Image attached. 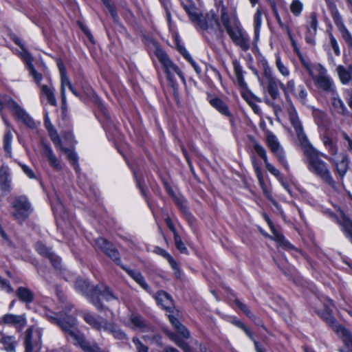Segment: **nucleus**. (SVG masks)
<instances>
[{
  "label": "nucleus",
  "instance_id": "25",
  "mask_svg": "<svg viewBox=\"0 0 352 352\" xmlns=\"http://www.w3.org/2000/svg\"><path fill=\"white\" fill-rule=\"evenodd\" d=\"M201 21L206 23L207 28H201L206 30L208 29H214L216 27L220 28V23L219 22L217 15L213 12L207 13L205 16L201 14L200 16Z\"/></svg>",
  "mask_w": 352,
  "mask_h": 352
},
{
  "label": "nucleus",
  "instance_id": "5",
  "mask_svg": "<svg viewBox=\"0 0 352 352\" xmlns=\"http://www.w3.org/2000/svg\"><path fill=\"white\" fill-rule=\"evenodd\" d=\"M43 330L32 325L25 331L24 339L25 352H40L42 346Z\"/></svg>",
  "mask_w": 352,
  "mask_h": 352
},
{
  "label": "nucleus",
  "instance_id": "49",
  "mask_svg": "<svg viewBox=\"0 0 352 352\" xmlns=\"http://www.w3.org/2000/svg\"><path fill=\"white\" fill-rule=\"evenodd\" d=\"M265 165L266 167V169L274 176H275L276 178H278V180L282 179V177L280 175V171L272 164H271L269 161H267V162H265Z\"/></svg>",
  "mask_w": 352,
  "mask_h": 352
},
{
  "label": "nucleus",
  "instance_id": "9",
  "mask_svg": "<svg viewBox=\"0 0 352 352\" xmlns=\"http://www.w3.org/2000/svg\"><path fill=\"white\" fill-rule=\"evenodd\" d=\"M266 143L271 152L277 157L280 164L285 168H288L289 165L287 162L285 152L280 144L277 137L271 132L267 133Z\"/></svg>",
  "mask_w": 352,
  "mask_h": 352
},
{
  "label": "nucleus",
  "instance_id": "60",
  "mask_svg": "<svg viewBox=\"0 0 352 352\" xmlns=\"http://www.w3.org/2000/svg\"><path fill=\"white\" fill-rule=\"evenodd\" d=\"M176 344L183 349L185 352H192L190 347L187 342L179 339Z\"/></svg>",
  "mask_w": 352,
  "mask_h": 352
},
{
  "label": "nucleus",
  "instance_id": "38",
  "mask_svg": "<svg viewBox=\"0 0 352 352\" xmlns=\"http://www.w3.org/2000/svg\"><path fill=\"white\" fill-rule=\"evenodd\" d=\"M221 21L225 27L226 32L234 28L231 25L230 19L228 14L226 7L223 6L221 8Z\"/></svg>",
  "mask_w": 352,
  "mask_h": 352
},
{
  "label": "nucleus",
  "instance_id": "33",
  "mask_svg": "<svg viewBox=\"0 0 352 352\" xmlns=\"http://www.w3.org/2000/svg\"><path fill=\"white\" fill-rule=\"evenodd\" d=\"M263 11L261 9L258 8L254 16V34L255 38H257L259 34L261 23H262Z\"/></svg>",
  "mask_w": 352,
  "mask_h": 352
},
{
  "label": "nucleus",
  "instance_id": "58",
  "mask_svg": "<svg viewBox=\"0 0 352 352\" xmlns=\"http://www.w3.org/2000/svg\"><path fill=\"white\" fill-rule=\"evenodd\" d=\"M179 333H180L184 338H190V332L186 329V327H184L183 324H181L179 326V327L177 329Z\"/></svg>",
  "mask_w": 352,
  "mask_h": 352
},
{
  "label": "nucleus",
  "instance_id": "51",
  "mask_svg": "<svg viewBox=\"0 0 352 352\" xmlns=\"http://www.w3.org/2000/svg\"><path fill=\"white\" fill-rule=\"evenodd\" d=\"M28 70L30 72V75L33 77L34 79V81L37 85H40L41 82L42 80L43 76L42 74L37 72L34 66H30V68H28Z\"/></svg>",
  "mask_w": 352,
  "mask_h": 352
},
{
  "label": "nucleus",
  "instance_id": "42",
  "mask_svg": "<svg viewBox=\"0 0 352 352\" xmlns=\"http://www.w3.org/2000/svg\"><path fill=\"white\" fill-rule=\"evenodd\" d=\"M323 143L332 156L338 154V147L331 138L329 137H324L323 139Z\"/></svg>",
  "mask_w": 352,
  "mask_h": 352
},
{
  "label": "nucleus",
  "instance_id": "40",
  "mask_svg": "<svg viewBox=\"0 0 352 352\" xmlns=\"http://www.w3.org/2000/svg\"><path fill=\"white\" fill-rule=\"evenodd\" d=\"M155 252L159 255L162 256L164 258H165L168 263L170 264L173 268L176 269L177 267V263L173 258V256L169 254L165 250L160 248H156Z\"/></svg>",
  "mask_w": 352,
  "mask_h": 352
},
{
  "label": "nucleus",
  "instance_id": "16",
  "mask_svg": "<svg viewBox=\"0 0 352 352\" xmlns=\"http://www.w3.org/2000/svg\"><path fill=\"white\" fill-rule=\"evenodd\" d=\"M42 148L43 155L47 158L50 166L55 170H60L62 169L60 162L54 153L52 148L45 143H42Z\"/></svg>",
  "mask_w": 352,
  "mask_h": 352
},
{
  "label": "nucleus",
  "instance_id": "26",
  "mask_svg": "<svg viewBox=\"0 0 352 352\" xmlns=\"http://www.w3.org/2000/svg\"><path fill=\"white\" fill-rule=\"evenodd\" d=\"M76 288L87 296L90 301H91V294H93L95 287L91 286L86 280L78 278L76 281Z\"/></svg>",
  "mask_w": 352,
  "mask_h": 352
},
{
  "label": "nucleus",
  "instance_id": "57",
  "mask_svg": "<svg viewBox=\"0 0 352 352\" xmlns=\"http://www.w3.org/2000/svg\"><path fill=\"white\" fill-rule=\"evenodd\" d=\"M104 3L107 6L109 12L111 13L114 20L117 21V14L114 7L109 3V0H102Z\"/></svg>",
  "mask_w": 352,
  "mask_h": 352
},
{
  "label": "nucleus",
  "instance_id": "45",
  "mask_svg": "<svg viewBox=\"0 0 352 352\" xmlns=\"http://www.w3.org/2000/svg\"><path fill=\"white\" fill-rule=\"evenodd\" d=\"M12 139V135L11 131L10 129L6 130L3 142H4V149L8 153H11V142Z\"/></svg>",
  "mask_w": 352,
  "mask_h": 352
},
{
  "label": "nucleus",
  "instance_id": "3",
  "mask_svg": "<svg viewBox=\"0 0 352 352\" xmlns=\"http://www.w3.org/2000/svg\"><path fill=\"white\" fill-rule=\"evenodd\" d=\"M279 87L284 91L287 99L288 94H292L298 100L305 102L307 92L302 85L298 86V92L295 91V82L290 80L285 85L277 78H271L267 82V89L269 95L273 100L277 99L280 96Z\"/></svg>",
  "mask_w": 352,
  "mask_h": 352
},
{
  "label": "nucleus",
  "instance_id": "8",
  "mask_svg": "<svg viewBox=\"0 0 352 352\" xmlns=\"http://www.w3.org/2000/svg\"><path fill=\"white\" fill-rule=\"evenodd\" d=\"M232 42L246 51L250 49V38L248 34L244 31L241 26L236 25L232 29L227 31Z\"/></svg>",
  "mask_w": 352,
  "mask_h": 352
},
{
  "label": "nucleus",
  "instance_id": "56",
  "mask_svg": "<svg viewBox=\"0 0 352 352\" xmlns=\"http://www.w3.org/2000/svg\"><path fill=\"white\" fill-rule=\"evenodd\" d=\"M318 20L316 17V14L315 13H312L310 15V21L308 25V28L313 29L314 30H317L318 28Z\"/></svg>",
  "mask_w": 352,
  "mask_h": 352
},
{
  "label": "nucleus",
  "instance_id": "21",
  "mask_svg": "<svg viewBox=\"0 0 352 352\" xmlns=\"http://www.w3.org/2000/svg\"><path fill=\"white\" fill-rule=\"evenodd\" d=\"M3 322L8 324L15 326L21 331L26 325V318L25 315L6 314L3 318Z\"/></svg>",
  "mask_w": 352,
  "mask_h": 352
},
{
  "label": "nucleus",
  "instance_id": "53",
  "mask_svg": "<svg viewBox=\"0 0 352 352\" xmlns=\"http://www.w3.org/2000/svg\"><path fill=\"white\" fill-rule=\"evenodd\" d=\"M330 43L336 56L340 55V50L338 42L332 34H329Z\"/></svg>",
  "mask_w": 352,
  "mask_h": 352
},
{
  "label": "nucleus",
  "instance_id": "62",
  "mask_svg": "<svg viewBox=\"0 0 352 352\" xmlns=\"http://www.w3.org/2000/svg\"><path fill=\"white\" fill-rule=\"evenodd\" d=\"M290 41H291V44H292V46L294 48V52L298 54V56H299V58H303L300 52V50L297 46V44H296V41L294 40V38H292L290 39Z\"/></svg>",
  "mask_w": 352,
  "mask_h": 352
},
{
  "label": "nucleus",
  "instance_id": "50",
  "mask_svg": "<svg viewBox=\"0 0 352 352\" xmlns=\"http://www.w3.org/2000/svg\"><path fill=\"white\" fill-rule=\"evenodd\" d=\"M104 252L114 261L120 262L119 254L112 246L110 248L104 249Z\"/></svg>",
  "mask_w": 352,
  "mask_h": 352
},
{
  "label": "nucleus",
  "instance_id": "23",
  "mask_svg": "<svg viewBox=\"0 0 352 352\" xmlns=\"http://www.w3.org/2000/svg\"><path fill=\"white\" fill-rule=\"evenodd\" d=\"M0 343L6 352H16L18 342L14 336L2 334L0 338Z\"/></svg>",
  "mask_w": 352,
  "mask_h": 352
},
{
  "label": "nucleus",
  "instance_id": "27",
  "mask_svg": "<svg viewBox=\"0 0 352 352\" xmlns=\"http://www.w3.org/2000/svg\"><path fill=\"white\" fill-rule=\"evenodd\" d=\"M16 295L21 302L27 304L31 303L34 298V293L25 287H19L16 292Z\"/></svg>",
  "mask_w": 352,
  "mask_h": 352
},
{
  "label": "nucleus",
  "instance_id": "41",
  "mask_svg": "<svg viewBox=\"0 0 352 352\" xmlns=\"http://www.w3.org/2000/svg\"><path fill=\"white\" fill-rule=\"evenodd\" d=\"M256 172L257 174V177H258L259 184H260L261 188H263L264 193L266 195V196L268 197V199L272 201L273 204L274 206H276V207H278L277 203L271 198L270 193L267 192V190L266 189V187H265V183H264V180H263V175H262L260 168L256 167Z\"/></svg>",
  "mask_w": 352,
  "mask_h": 352
},
{
  "label": "nucleus",
  "instance_id": "43",
  "mask_svg": "<svg viewBox=\"0 0 352 352\" xmlns=\"http://www.w3.org/2000/svg\"><path fill=\"white\" fill-rule=\"evenodd\" d=\"M341 226L344 234L352 243V222L347 219H344L341 223Z\"/></svg>",
  "mask_w": 352,
  "mask_h": 352
},
{
  "label": "nucleus",
  "instance_id": "52",
  "mask_svg": "<svg viewBox=\"0 0 352 352\" xmlns=\"http://www.w3.org/2000/svg\"><path fill=\"white\" fill-rule=\"evenodd\" d=\"M60 150L66 153L67 155L68 160L72 162L74 164L77 162V156L76 153H74L72 151L66 148L63 146H60Z\"/></svg>",
  "mask_w": 352,
  "mask_h": 352
},
{
  "label": "nucleus",
  "instance_id": "4",
  "mask_svg": "<svg viewBox=\"0 0 352 352\" xmlns=\"http://www.w3.org/2000/svg\"><path fill=\"white\" fill-rule=\"evenodd\" d=\"M83 318L85 322L93 328L111 333L116 339L120 340H128L126 334L115 323L109 322L107 320H99L90 313L83 314Z\"/></svg>",
  "mask_w": 352,
  "mask_h": 352
},
{
  "label": "nucleus",
  "instance_id": "54",
  "mask_svg": "<svg viewBox=\"0 0 352 352\" xmlns=\"http://www.w3.org/2000/svg\"><path fill=\"white\" fill-rule=\"evenodd\" d=\"M21 56L23 60L25 62L28 69L30 68V66H33V58L28 51L23 50V52L21 53Z\"/></svg>",
  "mask_w": 352,
  "mask_h": 352
},
{
  "label": "nucleus",
  "instance_id": "20",
  "mask_svg": "<svg viewBox=\"0 0 352 352\" xmlns=\"http://www.w3.org/2000/svg\"><path fill=\"white\" fill-rule=\"evenodd\" d=\"M264 217L267 222L269 226L270 227L273 236H271V239H274L276 242H277L280 245H282L283 247L287 248V249H294V246L288 241H287L284 236L279 232H278L274 226L272 224V222L269 219V217L267 215H264Z\"/></svg>",
  "mask_w": 352,
  "mask_h": 352
},
{
  "label": "nucleus",
  "instance_id": "15",
  "mask_svg": "<svg viewBox=\"0 0 352 352\" xmlns=\"http://www.w3.org/2000/svg\"><path fill=\"white\" fill-rule=\"evenodd\" d=\"M57 66L59 69L60 76V94H61V100L63 101V103H65V95H66V87L69 88L72 86L71 81L69 80L67 72L66 69L64 66L63 61L60 59L57 60Z\"/></svg>",
  "mask_w": 352,
  "mask_h": 352
},
{
  "label": "nucleus",
  "instance_id": "48",
  "mask_svg": "<svg viewBox=\"0 0 352 352\" xmlns=\"http://www.w3.org/2000/svg\"><path fill=\"white\" fill-rule=\"evenodd\" d=\"M132 340L135 346L137 352H148V346L144 345L138 338L133 337Z\"/></svg>",
  "mask_w": 352,
  "mask_h": 352
},
{
  "label": "nucleus",
  "instance_id": "29",
  "mask_svg": "<svg viewBox=\"0 0 352 352\" xmlns=\"http://www.w3.org/2000/svg\"><path fill=\"white\" fill-rule=\"evenodd\" d=\"M331 104L332 111L336 113L345 115L348 111L344 103L338 96L332 98Z\"/></svg>",
  "mask_w": 352,
  "mask_h": 352
},
{
  "label": "nucleus",
  "instance_id": "1",
  "mask_svg": "<svg viewBox=\"0 0 352 352\" xmlns=\"http://www.w3.org/2000/svg\"><path fill=\"white\" fill-rule=\"evenodd\" d=\"M45 316L52 323L58 325L62 330L73 340L74 344L80 347L85 352H106L96 344L87 342L84 336L76 328L77 320L76 314H68L66 312L54 313L46 311Z\"/></svg>",
  "mask_w": 352,
  "mask_h": 352
},
{
  "label": "nucleus",
  "instance_id": "44",
  "mask_svg": "<svg viewBox=\"0 0 352 352\" xmlns=\"http://www.w3.org/2000/svg\"><path fill=\"white\" fill-rule=\"evenodd\" d=\"M179 50L182 54V55L184 56L186 59H187L192 66L194 67L195 70L197 74H200L201 70V69L197 66V65L195 63V62L192 60L189 53L187 52V50L182 46L179 47Z\"/></svg>",
  "mask_w": 352,
  "mask_h": 352
},
{
  "label": "nucleus",
  "instance_id": "11",
  "mask_svg": "<svg viewBox=\"0 0 352 352\" xmlns=\"http://www.w3.org/2000/svg\"><path fill=\"white\" fill-rule=\"evenodd\" d=\"M287 111L290 122L295 129L300 146L309 142L305 133H304L303 128L298 116L296 110L293 107V105H291L288 108Z\"/></svg>",
  "mask_w": 352,
  "mask_h": 352
},
{
  "label": "nucleus",
  "instance_id": "37",
  "mask_svg": "<svg viewBox=\"0 0 352 352\" xmlns=\"http://www.w3.org/2000/svg\"><path fill=\"white\" fill-rule=\"evenodd\" d=\"M233 65L237 82L241 87H243L245 83L243 78L242 67L236 60L233 61Z\"/></svg>",
  "mask_w": 352,
  "mask_h": 352
},
{
  "label": "nucleus",
  "instance_id": "22",
  "mask_svg": "<svg viewBox=\"0 0 352 352\" xmlns=\"http://www.w3.org/2000/svg\"><path fill=\"white\" fill-rule=\"evenodd\" d=\"M336 72L343 85H349L352 82V65H350L346 67L338 65L336 68Z\"/></svg>",
  "mask_w": 352,
  "mask_h": 352
},
{
  "label": "nucleus",
  "instance_id": "12",
  "mask_svg": "<svg viewBox=\"0 0 352 352\" xmlns=\"http://www.w3.org/2000/svg\"><path fill=\"white\" fill-rule=\"evenodd\" d=\"M99 296H102L107 301L116 298L112 291L108 287L102 285L96 286L93 292V294H91V302L98 310H102L103 308L98 299Z\"/></svg>",
  "mask_w": 352,
  "mask_h": 352
},
{
  "label": "nucleus",
  "instance_id": "47",
  "mask_svg": "<svg viewBox=\"0 0 352 352\" xmlns=\"http://www.w3.org/2000/svg\"><path fill=\"white\" fill-rule=\"evenodd\" d=\"M254 148L256 153L263 160L264 163L268 161L265 149L258 142H254Z\"/></svg>",
  "mask_w": 352,
  "mask_h": 352
},
{
  "label": "nucleus",
  "instance_id": "28",
  "mask_svg": "<svg viewBox=\"0 0 352 352\" xmlns=\"http://www.w3.org/2000/svg\"><path fill=\"white\" fill-rule=\"evenodd\" d=\"M41 96L45 97L52 106L56 105V99L54 96V89L45 85H40Z\"/></svg>",
  "mask_w": 352,
  "mask_h": 352
},
{
  "label": "nucleus",
  "instance_id": "59",
  "mask_svg": "<svg viewBox=\"0 0 352 352\" xmlns=\"http://www.w3.org/2000/svg\"><path fill=\"white\" fill-rule=\"evenodd\" d=\"M176 344L183 349L185 352H192L190 347L187 342L179 339Z\"/></svg>",
  "mask_w": 352,
  "mask_h": 352
},
{
  "label": "nucleus",
  "instance_id": "18",
  "mask_svg": "<svg viewBox=\"0 0 352 352\" xmlns=\"http://www.w3.org/2000/svg\"><path fill=\"white\" fill-rule=\"evenodd\" d=\"M129 321L130 324H126V325L133 329H139L143 332L148 331L151 329V326L138 314H131Z\"/></svg>",
  "mask_w": 352,
  "mask_h": 352
},
{
  "label": "nucleus",
  "instance_id": "39",
  "mask_svg": "<svg viewBox=\"0 0 352 352\" xmlns=\"http://www.w3.org/2000/svg\"><path fill=\"white\" fill-rule=\"evenodd\" d=\"M276 66L280 73V74L284 77H288L290 74L289 69L288 67L282 62L280 57L278 55H276Z\"/></svg>",
  "mask_w": 352,
  "mask_h": 352
},
{
  "label": "nucleus",
  "instance_id": "10",
  "mask_svg": "<svg viewBox=\"0 0 352 352\" xmlns=\"http://www.w3.org/2000/svg\"><path fill=\"white\" fill-rule=\"evenodd\" d=\"M329 161L335 167V170L340 179H343L349 168L350 159L349 155L344 153H338L337 155H333Z\"/></svg>",
  "mask_w": 352,
  "mask_h": 352
},
{
  "label": "nucleus",
  "instance_id": "63",
  "mask_svg": "<svg viewBox=\"0 0 352 352\" xmlns=\"http://www.w3.org/2000/svg\"><path fill=\"white\" fill-rule=\"evenodd\" d=\"M169 320L171 322V324L175 327V328L177 329L179 326H180L182 324L179 322L177 318L173 316H169Z\"/></svg>",
  "mask_w": 352,
  "mask_h": 352
},
{
  "label": "nucleus",
  "instance_id": "36",
  "mask_svg": "<svg viewBox=\"0 0 352 352\" xmlns=\"http://www.w3.org/2000/svg\"><path fill=\"white\" fill-rule=\"evenodd\" d=\"M128 273L133 278V280L137 283H138L143 289L146 290L148 289V286L145 282L144 277L140 272L131 270L129 271Z\"/></svg>",
  "mask_w": 352,
  "mask_h": 352
},
{
  "label": "nucleus",
  "instance_id": "17",
  "mask_svg": "<svg viewBox=\"0 0 352 352\" xmlns=\"http://www.w3.org/2000/svg\"><path fill=\"white\" fill-rule=\"evenodd\" d=\"M36 248L37 252L43 255V256H46L50 258L52 264L54 267L55 269H59L60 265V258L55 255L53 252H51L50 249L46 247L43 243L38 242L36 245Z\"/></svg>",
  "mask_w": 352,
  "mask_h": 352
},
{
  "label": "nucleus",
  "instance_id": "6",
  "mask_svg": "<svg viewBox=\"0 0 352 352\" xmlns=\"http://www.w3.org/2000/svg\"><path fill=\"white\" fill-rule=\"evenodd\" d=\"M155 54L158 60L162 64L166 73L167 78L170 82H173V76L175 74H177L183 82H185V78L182 71L177 65L172 63L164 51L161 49H157Z\"/></svg>",
  "mask_w": 352,
  "mask_h": 352
},
{
  "label": "nucleus",
  "instance_id": "61",
  "mask_svg": "<svg viewBox=\"0 0 352 352\" xmlns=\"http://www.w3.org/2000/svg\"><path fill=\"white\" fill-rule=\"evenodd\" d=\"M21 166L23 172L26 174V175L28 177L31 179L35 178V175L31 168H30L26 165H21Z\"/></svg>",
  "mask_w": 352,
  "mask_h": 352
},
{
  "label": "nucleus",
  "instance_id": "55",
  "mask_svg": "<svg viewBox=\"0 0 352 352\" xmlns=\"http://www.w3.org/2000/svg\"><path fill=\"white\" fill-rule=\"evenodd\" d=\"M96 245L104 252V249L110 248L111 245L104 238H98L96 240Z\"/></svg>",
  "mask_w": 352,
  "mask_h": 352
},
{
  "label": "nucleus",
  "instance_id": "24",
  "mask_svg": "<svg viewBox=\"0 0 352 352\" xmlns=\"http://www.w3.org/2000/svg\"><path fill=\"white\" fill-rule=\"evenodd\" d=\"M155 298L158 305L166 310H170L173 306L171 297L164 291H159Z\"/></svg>",
  "mask_w": 352,
  "mask_h": 352
},
{
  "label": "nucleus",
  "instance_id": "7",
  "mask_svg": "<svg viewBox=\"0 0 352 352\" xmlns=\"http://www.w3.org/2000/svg\"><path fill=\"white\" fill-rule=\"evenodd\" d=\"M12 217L19 222H23L30 214L31 206L25 197L16 198L12 204Z\"/></svg>",
  "mask_w": 352,
  "mask_h": 352
},
{
  "label": "nucleus",
  "instance_id": "31",
  "mask_svg": "<svg viewBox=\"0 0 352 352\" xmlns=\"http://www.w3.org/2000/svg\"><path fill=\"white\" fill-rule=\"evenodd\" d=\"M315 85L325 91H333V83L328 74L318 80Z\"/></svg>",
  "mask_w": 352,
  "mask_h": 352
},
{
  "label": "nucleus",
  "instance_id": "35",
  "mask_svg": "<svg viewBox=\"0 0 352 352\" xmlns=\"http://www.w3.org/2000/svg\"><path fill=\"white\" fill-rule=\"evenodd\" d=\"M47 131L49 133V135L51 138V140L53 142L54 144L58 148H60L62 146L61 140L59 138V135L56 129H54L52 126H47Z\"/></svg>",
  "mask_w": 352,
  "mask_h": 352
},
{
  "label": "nucleus",
  "instance_id": "19",
  "mask_svg": "<svg viewBox=\"0 0 352 352\" xmlns=\"http://www.w3.org/2000/svg\"><path fill=\"white\" fill-rule=\"evenodd\" d=\"M11 188L9 168L7 166L2 165L0 168V190L7 194L11 191Z\"/></svg>",
  "mask_w": 352,
  "mask_h": 352
},
{
  "label": "nucleus",
  "instance_id": "64",
  "mask_svg": "<svg viewBox=\"0 0 352 352\" xmlns=\"http://www.w3.org/2000/svg\"><path fill=\"white\" fill-rule=\"evenodd\" d=\"M306 41H307V43H309V44H310L311 45H315V43H316V42H315V36H312V35H310L308 33H307Z\"/></svg>",
  "mask_w": 352,
  "mask_h": 352
},
{
  "label": "nucleus",
  "instance_id": "30",
  "mask_svg": "<svg viewBox=\"0 0 352 352\" xmlns=\"http://www.w3.org/2000/svg\"><path fill=\"white\" fill-rule=\"evenodd\" d=\"M210 104L214 107L221 114L230 116V113L228 110L227 104L220 98H212L210 101Z\"/></svg>",
  "mask_w": 352,
  "mask_h": 352
},
{
  "label": "nucleus",
  "instance_id": "32",
  "mask_svg": "<svg viewBox=\"0 0 352 352\" xmlns=\"http://www.w3.org/2000/svg\"><path fill=\"white\" fill-rule=\"evenodd\" d=\"M235 302H236V305L238 306V307L242 311H243V313L245 314H246L247 316H248L250 318L253 320L257 324H260L261 323V320L251 312V311L250 310V309L248 308V307L247 305H245V304H243L239 300H236L235 301Z\"/></svg>",
  "mask_w": 352,
  "mask_h": 352
},
{
  "label": "nucleus",
  "instance_id": "2",
  "mask_svg": "<svg viewBox=\"0 0 352 352\" xmlns=\"http://www.w3.org/2000/svg\"><path fill=\"white\" fill-rule=\"evenodd\" d=\"M307 160V168L310 172L320 177L323 181L333 186L335 182L325 162L320 157V153L308 142L300 146Z\"/></svg>",
  "mask_w": 352,
  "mask_h": 352
},
{
  "label": "nucleus",
  "instance_id": "13",
  "mask_svg": "<svg viewBox=\"0 0 352 352\" xmlns=\"http://www.w3.org/2000/svg\"><path fill=\"white\" fill-rule=\"evenodd\" d=\"M300 62L308 72L314 83H316L328 74L327 69L320 64L314 65L304 58H300Z\"/></svg>",
  "mask_w": 352,
  "mask_h": 352
},
{
  "label": "nucleus",
  "instance_id": "14",
  "mask_svg": "<svg viewBox=\"0 0 352 352\" xmlns=\"http://www.w3.org/2000/svg\"><path fill=\"white\" fill-rule=\"evenodd\" d=\"M182 4L192 23H196L200 28H207L206 23L201 21L200 16L202 14L198 12L194 2L191 0H182Z\"/></svg>",
  "mask_w": 352,
  "mask_h": 352
},
{
  "label": "nucleus",
  "instance_id": "34",
  "mask_svg": "<svg viewBox=\"0 0 352 352\" xmlns=\"http://www.w3.org/2000/svg\"><path fill=\"white\" fill-rule=\"evenodd\" d=\"M303 7V3L300 0H292L289 6V10L294 16H298L301 14Z\"/></svg>",
  "mask_w": 352,
  "mask_h": 352
},
{
  "label": "nucleus",
  "instance_id": "46",
  "mask_svg": "<svg viewBox=\"0 0 352 352\" xmlns=\"http://www.w3.org/2000/svg\"><path fill=\"white\" fill-rule=\"evenodd\" d=\"M174 241L176 248L181 253H187L188 250L183 243L181 236L177 232L174 234Z\"/></svg>",
  "mask_w": 352,
  "mask_h": 352
}]
</instances>
